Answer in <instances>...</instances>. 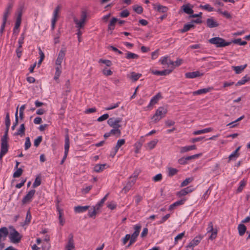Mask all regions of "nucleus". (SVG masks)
<instances>
[{"label": "nucleus", "mask_w": 250, "mask_h": 250, "mask_svg": "<svg viewBox=\"0 0 250 250\" xmlns=\"http://www.w3.org/2000/svg\"><path fill=\"white\" fill-rule=\"evenodd\" d=\"M87 15L85 11H83L81 14V20L79 21L76 18H74V22L77 25L76 27L79 29L78 30L77 35L78 36V41L79 42H81V35L82 32L80 30V28H83L84 26V23L86 19Z\"/></svg>", "instance_id": "1"}, {"label": "nucleus", "mask_w": 250, "mask_h": 250, "mask_svg": "<svg viewBox=\"0 0 250 250\" xmlns=\"http://www.w3.org/2000/svg\"><path fill=\"white\" fill-rule=\"evenodd\" d=\"M8 134L4 133V135L1 139L0 152V160L2 159V157L8 152Z\"/></svg>", "instance_id": "2"}, {"label": "nucleus", "mask_w": 250, "mask_h": 250, "mask_svg": "<svg viewBox=\"0 0 250 250\" xmlns=\"http://www.w3.org/2000/svg\"><path fill=\"white\" fill-rule=\"evenodd\" d=\"M210 43L214 44L216 47H223L229 45L231 42H226L224 39L220 37H214L208 40Z\"/></svg>", "instance_id": "3"}, {"label": "nucleus", "mask_w": 250, "mask_h": 250, "mask_svg": "<svg viewBox=\"0 0 250 250\" xmlns=\"http://www.w3.org/2000/svg\"><path fill=\"white\" fill-rule=\"evenodd\" d=\"M9 228L12 230V231L10 232L9 236L10 241L13 243H19L22 238V236L20 235L19 232L13 228V227H10Z\"/></svg>", "instance_id": "4"}, {"label": "nucleus", "mask_w": 250, "mask_h": 250, "mask_svg": "<svg viewBox=\"0 0 250 250\" xmlns=\"http://www.w3.org/2000/svg\"><path fill=\"white\" fill-rule=\"evenodd\" d=\"M66 131L67 133L65 135L64 154L63 157L62 158V159L60 163L61 165H62L63 164L64 162L65 161V160L67 156L68 151H69V148L70 142H69V134L68 133V129H66Z\"/></svg>", "instance_id": "5"}, {"label": "nucleus", "mask_w": 250, "mask_h": 250, "mask_svg": "<svg viewBox=\"0 0 250 250\" xmlns=\"http://www.w3.org/2000/svg\"><path fill=\"white\" fill-rule=\"evenodd\" d=\"M134 229V232L130 235V245H132L134 243H135L136 241V239L138 235H139L141 229L142 228V226L140 224H136L133 227Z\"/></svg>", "instance_id": "6"}, {"label": "nucleus", "mask_w": 250, "mask_h": 250, "mask_svg": "<svg viewBox=\"0 0 250 250\" xmlns=\"http://www.w3.org/2000/svg\"><path fill=\"white\" fill-rule=\"evenodd\" d=\"M25 31H24L22 34H21L20 37L18 41V46L16 50L17 56L18 58H20L22 54V45L24 42V40L25 38Z\"/></svg>", "instance_id": "7"}, {"label": "nucleus", "mask_w": 250, "mask_h": 250, "mask_svg": "<svg viewBox=\"0 0 250 250\" xmlns=\"http://www.w3.org/2000/svg\"><path fill=\"white\" fill-rule=\"evenodd\" d=\"M122 119L121 118H110L107 120L108 125L113 128H119L121 125L119 124L122 122Z\"/></svg>", "instance_id": "8"}, {"label": "nucleus", "mask_w": 250, "mask_h": 250, "mask_svg": "<svg viewBox=\"0 0 250 250\" xmlns=\"http://www.w3.org/2000/svg\"><path fill=\"white\" fill-rule=\"evenodd\" d=\"M159 62L163 65V68H170V66H174V62L172 61L168 57H162L160 59Z\"/></svg>", "instance_id": "9"}, {"label": "nucleus", "mask_w": 250, "mask_h": 250, "mask_svg": "<svg viewBox=\"0 0 250 250\" xmlns=\"http://www.w3.org/2000/svg\"><path fill=\"white\" fill-rule=\"evenodd\" d=\"M61 6L58 5L56 8L55 9L53 12V17L51 21V29L53 30L55 28V24L58 20V18L59 17L58 14L61 9Z\"/></svg>", "instance_id": "10"}, {"label": "nucleus", "mask_w": 250, "mask_h": 250, "mask_svg": "<svg viewBox=\"0 0 250 250\" xmlns=\"http://www.w3.org/2000/svg\"><path fill=\"white\" fill-rule=\"evenodd\" d=\"M167 112V106L164 105L157 109V121L165 117Z\"/></svg>", "instance_id": "11"}, {"label": "nucleus", "mask_w": 250, "mask_h": 250, "mask_svg": "<svg viewBox=\"0 0 250 250\" xmlns=\"http://www.w3.org/2000/svg\"><path fill=\"white\" fill-rule=\"evenodd\" d=\"M35 192L36 190L35 189H32L29 191L28 193L23 198L22 200V203L23 204H25L30 202L35 193Z\"/></svg>", "instance_id": "12"}, {"label": "nucleus", "mask_w": 250, "mask_h": 250, "mask_svg": "<svg viewBox=\"0 0 250 250\" xmlns=\"http://www.w3.org/2000/svg\"><path fill=\"white\" fill-rule=\"evenodd\" d=\"M202 238L201 236L195 237L187 246L188 248H191V250L188 249V250H193V248L198 245Z\"/></svg>", "instance_id": "13"}, {"label": "nucleus", "mask_w": 250, "mask_h": 250, "mask_svg": "<svg viewBox=\"0 0 250 250\" xmlns=\"http://www.w3.org/2000/svg\"><path fill=\"white\" fill-rule=\"evenodd\" d=\"M206 25L208 27L212 28L218 27L219 26V23L213 19V18L211 17L207 19Z\"/></svg>", "instance_id": "14"}, {"label": "nucleus", "mask_w": 250, "mask_h": 250, "mask_svg": "<svg viewBox=\"0 0 250 250\" xmlns=\"http://www.w3.org/2000/svg\"><path fill=\"white\" fill-rule=\"evenodd\" d=\"M65 52H66V50L65 49H62L59 54H58V58L56 61V64L57 65H61V63L62 62V60L63 59V58H64V56H65Z\"/></svg>", "instance_id": "15"}, {"label": "nucleus", "mask_w": 250, "mask_h": 250, "mask_svg": "<svg viewBox=\"0 0 250 250\" xmlns=\"http://www.w3.org/2000/svg\"><path fill=\"white\" fill-rule=\"evenodd\" d=\"M204 73H200L199 71L187 72L185 74V77L186 78L193 79L198 77L202 76Z\"/></svg>", "instance_id": "16"}, {"label": "nucleus", "mask_w": 250, "mask_h": 250, "mask_svg": "<svg viewBox=\"0 0 250 250\" xmlns=\"http://www.w3.org/2000/svg\"><path fill=\"white\" fill-rule=\"evenodd\" d=\"M186 198H183L180 200H178L169 206L168 210L171 211L173 210L176 207L183 205L186 201Z\"/></svg>", "instance_id": "17"}, {"label": "nucleus", "mask_w": 250, "mask_h": 250, "mask_svg": "<svg viewBox=\"0 0 250 250\" xmlns=\"http://www.w3.org/2000/svg\"><path fill=\"white\" fill-rule=\"evenodd\" d=\"M8 230L6 227H2L0 229V240L2 239L4 241L5 240L6 237L8 235Z\"/></svg>", "instance_id": "18"}, {"label": "nucleus", "mask_w": 250, "mask_h": 250, "mask_svg": "<svg viewBox=\"0 0 250 250\" xmlns=\"http://www.w3.org/2000/svg\"><path fill=\"white\" fill-rule=\"evenodd\" d=\"M213 89V87H208V88L200 89L197 91H194L193 92V94L194 95H201L202 94H205V93H207L208 92H210V91H211Z\"/></svg>", "instance_id": "19"}, {"label": "nucleus", "mask_w": 250, "mask_h": 250, "mask_svg": "<svg viewBox=\"0 0 250 250\" xmlns=\"http://www.w3.org/2000/svg\"><path fill=\"white\" fill-rule=\"evenodd\" d=\"M174 66H170V68L168 69H165L162 71H158L157 70V75L160 76H167L169 75L170 73L172 72V71L174 70Z\"/></svg>", "instance_id": "20"}, {"label": "nucleus", "mask_w": 250, "mask_h": 250, "mask_svg": "<svg viewBox=\"0 0 250 250\" xmlns=\"http://www.w3.org/2000/svg\"><path fill=\"white\" fill-rule=\"evenodd\" d=\"M136 181L135 180L132 179L130 178H129L128 181L127 182V183L126 184V186L124 188L123 190L125 191V193L127 192L131 187L134 185L135 182Z\"/></svg>", "instance_id": "21"}, {"label": "nucleus", "mask_w": 250, "mask_h": 250, "mask_svg": "<svg viewBox=\"0 0 250 250\" xmlns=\"http://www.w3.org/2000/svg\"><path fill=\"white\" fill-rule=\"evenodd\" d=\"M247 66V64L240 66H232V68L234 71H235L236 74L241 73Z\"/></svg>", "instance_id": "22"}, {"label": "nucleus", "mask_w": 250, "mask_h": 250, "mask_svg": "<svg viewBox=\"0 0 250 250\" xmlns=\"http://www.w3.org/2000/svg\"><path fill=\"white\" fill-rule=\"evenodd\" d=\"M89 208V206H78L74 207V211L76 213H81L86 211Z\"/></svg>", "instance_id": "23"}, {"label": "nucleus", "mask_w": 250, "mask_h": 250, "mask_svg": "<svg viewBox=\"0 0 250 250\" xmlns=\"http://www.w3.org/2000/svg\"><path fill=\"white\" fill-rule=\"evenodd\" d=\"M25 127L24 124L21 125L20 128L17 132L14 133L15 136L20 135L21 137L25 135Z\"/></svg>", "instance_id": "24"}, {"label": "nucleus", "mask_w": 250, "mask_h": 250, "mask_svg": "<svg viewBox=\"0 0 250 250\" xmlns=\"http://www.w3.org/2000/svg\"><path fill=\"white\" fill-rule=\"evenodd\" d=\"M196 149V146L195 145L188 146H183L180 148V153H183L188 151H189L191 150H194Z\"/></svg>", "instance_id": "25"}, {"label": "nucleus", "mask_w": 250, "mask_h": 250, "mask_svg": "<svg viewBox=\"0 0 250 250\" xmlns=\"http://www.w3.org/2000/svg\"><path fill=\"white\" fill-rule=\"evenodd\" d=\"M190 5V4L183 5L182 6V8H183V11L185 13H186L187 14H189L191 15L193 13V10L191 8H190L189 7Z\"/></svg>", "instance_id": "26"}, {"label": "nucleus", "mask_w": 250, "mask_h": 250, "mask_svg": "<svg viewBox=\"0 0 250 250\" xmlns=\"http://www.w3.org/2000/svg\"><path fill=\"white\" fill-rule=\"evenodd\" d=\"M21 14L20 13L19 14L16 21V23L15 24V26L13 29V34L15 33V30H18L21 24Z\"/></svg>", "instance_id": "27"}, {"label": "nucleus", "mask_w": 250, "mask_h": 250, "mask_svg": "<svg viewBox=\"0 0 250 250\" xmlns=\"http://www.w3.org/2000/svg\"><path fill=\"white\" fill-rule=\"evenodd\" d=\"M106 166V164H97L93 167V171L96 172H100L105 169V167Z\"/></svg>", "instance_id": "28"}, {"label": "nucleus", "mask_w": 250, "mask_h": 250, "mask_svg": "<svg viewBox=\"0 0 250 250\" xmlns=\"http://www.w3.org/2000/svg\"><path fill=\"white\" fill-rule=\"evenodd\" d=\"M5 124L6 126L5 130L4 133L8 134L9 127L10 125V120L9 117V114L8 112L6 113L5 120Z\"/></svg>", "instance_id": "29"}, {"label": "nucleus", "mask_w": 250, "mask_h": 250, "mask_svg": "<svg viewBox=\"0 0 250 250\" xmlns=\"http://www.w3.org/2000/svg\"><path fill=\"white\" fill-rule=\"evenodd\" d=\"M168 8L167 7L157 4V16L159 13H167Z\"/></svg>", "instance_id": "30"}, {"label": "nucleus", "mask_w": 250, "mask_h": 250, "mask_svg": "<svg viewBox=\"0 0 250 250\" xmlns=\"http://www.w3.org/2000/svg\"><path fill=\"white\" fill-rule=\"evenodd\" d=\"M238 230L240 236H243L247 230V227L243 224H240L238 226Z\"/></svg>", "instance_id": "31"}, {"label": "nucleus", "mask_w": 250, "mask_h": 250, "mask_svg": "<svg viewBox=\"0 0 250 250\" xmlns=\"http://www.w3.org/2000/svg\"><path fill=\"white\" fill-rule=\"evenodd\" d=\"M142 76L141 74L136 73L135 72H132L130 74V76L128 77L132 82H135L137 81L140 77Z\"/></svg>", "instance_id": "32"}, {"label": "nucleus", "mask_w": 250, "mask_h": 250, "mask_svg": "<svg viewBox=\"0 0 250 250\" xmlns=\"http://www.w3.org/2000/svg\"><path fill=\"white\" fill-rule=\"evenodd\" d=\"M213 130V128L211 127L205 128L202 130H199L195 131L193 132V134L195 135H199L201 134H203L207 132H210Z\"/></svg>", "instance_id": "33"}, {"label": "nucleus", "mask_w": 250, "mask_h": 250, "mask_svg": "<svg viewBox=\"0 0 250 250\" xmlns=\"http://www.w3.org/2000/svg\"><path fill=\"white\" fill-rule=\"evenodd\" d=\"M66 250H72L74 249V241L73 236L71 235L70 238L69 239L68 242L66 246Z\"/></svg>", "instance_id": "34"}, {"label": "nucleus", "mask_w": 250, "mask_h": 250, "mask_svg": "<svg viewBox=\"0 0 250 250\" xmlns=\"http://www.w3.org/2000/svg\"><path fill=\"white\" fill-rule=\"evenodd\" d=\"M13 7V4L12 3H9L8 4V6L5 9V12L3 13V18H4V17L6 16V20H7V18L9 16V15L10 13V11L12 9Z\"/></svg>", "instance_id": "35"}, {"label": "nucleus", "mask_w": 250, "mask_h": 250, "mask_svg": "<svg viewBox=\"0 0 250 250\" xmlns=\"http://www.w3.org/2000/svg\"><path fill=\"white\" fill-rule=\"evenodd\" d=\"M110 133L111 135H115L119 137L121 135V131L119 128H113L110 131Z\"/></svg>", "instance_id": "36"}, {"label": "nucleus", "mask_w": 250, "mask_h": 250, "mask_svg": "<svg viewBox=\"0 0 250 250\" xmlns=\"http://www.w3.org/2000/svg\"><path fill=\"white\" fill-rule=\"evenodd\" d=\"M118 21V19L116 18H113L110 21V23L108 26V29L110 30H113L115 28V25L116 22Z\"/></svg>", "instance_id": "37"}, {"label": "nucleus", "mask_w": 250, "mask_h": 250, "mask_svg": "<svg viewBox=\"0 0 250 250\" xmlns=\"http://www.w3.org/2000/svg\"><path fill=\"white\" fill-rule=\"evenodd\" d=\"M195 25L192 23L186 24L184 25L183 29H181L182 33H185L190 30L191 28H194Z\"/></svg>", "instance_id": "38"}, {"label": "nucleus", "mask_w": 250, "mask_h": 250, "mask_svg": "<svg viewBox=\"0 0 250 250\" xmlns=\"http://www.w3.org/2000/svg\"><path fill=\"white\" fill-rule=\"evenodd\" d=\"M125 58L128 60L137 59L139 58V56L136 54L128 51L126 54Z\"/></svg>", "instance_id": "39"}, {"label": "nucleus", "mask_w": 250, "mask_h": 250, "mask_svg": "<svg viewBox=\"0 0 250 250\" xmlns=\"http://www.w3.org/2000/svg\"><path fill=\"white\" fill-rule=\"evenodd\" d=\"M61 65H57V67H56V72H55V76H54V79L55 80L57 81V80H58L61 73H62V71H61Z\"/></svg>", "instance_id": "40"}, {"label": "nucleus", "mask_w": 250, "mask_h": 250, "mask_svg": "<svg viewBox=\"0 0 250 250\" xmlns=\"http://www.w3.org/2000/svg\"><path fill=\"white\" fill-rule=\"evenodd\" d=\"M57 210L59 212V222L61 226H63L64 224V221L62 218V216L63 215V210L61 209H60L59 208H57Z\"/></svg>", "instance_id": "41"}, {"label": "nucleus", "mask_w": 250, "mask_h": 250, "mask_svg": "<svg viewBox=\"0 0 250 250\" xmlns=\"http://www.w3.org/2000/svg\"><path fill=\"white\" fill-rule=\"evenodd\" d=\"M240 146H239L236 149L232 152L229 157V160H232L233 158H237L239 156V153H238V151L240 148Z\"/></svg>", "instance_id": "42"}, {"label": "nucleus", "mask_w": 250, "mask_h": 250, "mask_svg": "<svg viewBox=\"0 0 250 250\" xmlns=\"http://www.w3.org/2000/svg\"><path fill=\"white\" fill-rule=\"evenodd\" d=\"M193 180H194V178L192 177L187 178L181 183L180 186L181 187L186 186L188 184H189L192 181H193Z\"/></svg>", "instance_id": "43"}, {"label": "nucleus", "mask_w": 250, "mask_h": 250, "mask_svg": "<svg viewBox=\"0 0 250 250\" xmlns=\"http://www.w3.org/2000/svg\"><path fill=\"white\" fill-rule=\"evenodd\" d=\"M168 175L172 177L176 174L178 171V169L172 167H168Z\"/></svg>", "instance_id": "44"}, {"label": "nucleus", "mask_w": 250, "mask_h": 250, "mask_svg": "<svg viewBox=\"0 0 250 250\" xmlns=\"http://www.w3.org/2000/svg\"><path fill=\"white\" fill-rule=\"evenodd\" d=\"M247 181L243 179L240 182V185L237 189V192H241L246 185Z\"/></svg>", "instance_id": "45"}, {"label": "nucleus", "mask_w": 250, "mask_h": 250, "mask_svg": "<svg viewBox=\"0 0 250 250\" xmlns=\"http://www.w3.org/2000/svg\"><path fill=\"white\" fill-rule=\"evenodd\" d=\"M133 10L138 14H141L143 12V8L141 6L134 5L133 6Z\"/></svg>", "instance_id": "46"}, {"label": "nucleus", "mask_w": 250, "mask_h": 250, "mask_svg": "<svg viewBox=\"0 0 250 250\" xmlns=\"http://www.w3.org/2000/svg\"><path fill=\"white\" fill-rule=\"evenodd\" d=\"M230 42L231 43H236L240 45H245L247 44V42L246 41H242V40L241 38H238L237 39H234L233 40H232Z\"/></svg>", "instance_id": "47"}, {"label": "nucleus", "mask_w": 250, "mask_h": 250, "mask_svg": "<svg viewBox=\"0 0 250 250\" xmlns=\"http://www.w3.org/2000/svg\"><path fill=\"white\" fill-rule=\"evenodd\" d=\"M125 144V140L124 139L119 140L117 144L114 147V149L119 150V148Z\"/></svg>", "instance_id": "48"}, {"label": "nucleus", "mask_w": 250, "mask_h": 250, "mask_svg": "<svg viewBox=\"0 0 250 250\" xmlns=\"http://www.w3.org/2000/svg\"><path fill=\"white\" fill-rule=\"evenodd\" d=\"M199 7L200 8L206 10L208 12H212L214 10V8L208 4H207L205 5H200Z\"/></svg>", "instance_id": "49"}, {"label": "nucleus", "mask_w": 250, "mask_h": 250, "mask_svg": "<svg viewBox=\"0 0 250 250\" xmlns=\"http://www.w3.org/2000/svg\"><path fill=\"white\" fill-rule=\"evenodd\" d=\"M244 118V116H242L240 117H239V118H238L237 120H236L235 121L228 124L227 125V126H229L230 128L234 127H235L236 125V124H234L236 123V122H238V121H241Z\"/></svg>", "instance_id": "50"}, {"label": "nucleus", "mask_w": 250, "mask_h": 250, "mask_svg": "<svg viewBox=\"0 0 250 250\" xmlns=\"http://www.w3.org/2000/svg\"><path fill=\"white\" fill-rule=\"evenodd\" d=\"M18 107H17V109H16V113H15V122L13 124V125L12 126V130H14L15 128V127L18 124L19 119H18Z\"/></svg>", "instance_id": "51"}, {"label": "nucleus", "mask_w": 250, "mask_h": 250, "mask_svg": "<svg viewBox=\"0 0 250 250\" xmlns=\"http://www.w3.org/2000/svg\"><path fill=\"white\" fill-rule=\"evenodd\" d=\"M22 172L23 170L21 168H17V170L13 174V177L17 178L20 177Z\"/></svg>", "instance_id": "52"}, {"label": "nucleus", "mask_w": 250, "mask_h": 250, "mask_svg": "<svg viewBox=\"0 0 250 250\" xmlns=\"http://www.w3.org/2000/svg\"><path fill=\"white\" fill-rule=\"evenodd\" d=\"M42 140V136H39L34 140V145L36 147H38L41 143Z\"/></svg>", "instance_id": "53"}, {"label": "nucleus", "mask_w": 250, "mask_h": 250, "mask_svg": "<svg viewBox=\"0 0 250 250\" xmlns=\"http://www.w3.org/2000/svg\"><path fill=\"white\" fill-rule=\"evenodd\" d=\"M156 145V143L154 140L151 141L147 144V149L151 150L154 148Z\"/></svg>", "instance_id": "54"}, {"label": "nucleus", "mask_w": 250, "mask_h": 250, "mask_svg": "<svg viewBox=\"0 0 250 250\" xmlns=\"http://www.w3.org/2000/svg\"><path fill=\"white\" fill-rule=\"evenodd\" d=\"M99 62L104 63L107 66H110L112 64L111 61L108 60H103L101 59L99 60Z\"/></svg>", "instance_id": "55"}, {"label": "nucleus", "mask_w": 250, "mask_h": 250, "mask_svg": "<svg viewBox=\"0 0 250 250\" xmlns=\"http://www.w3.org/2000/svg\"><path fill=\"white\" fill-rule=\"evenodd\" d=\"M41 184V180L39 176L37 177L33 184V188H35Z\"/></svg>", "instance_id": "56"}, {"label": "nucleus", "mask_w": 250, "mask_h": 250, "mask_svg": "<svg viewBox=\"0 0 250 250\" xmlns=\"http://www.w3.org/2000/svg\"><path fill=\"white\" fill-rule=\"evenodd\" d=\"M185 235V232H183L179 234H178L174 239V243L176 244L178 243V241L180 240H181L183 237Z\"/></svg>", "instance_id": "57"}, {"label": "nucleus", "mask_w": 250, "mask_h": 250, "mask_svg": "<svg viewBox=\"0 0 250 250\" xmlns=\"http://www.w3.org/2000/svg\"><path fill=\"white\" fill-rule=\"evenodd\" d=\"M201 155H202L201 153L194 154V155H193L191 156H189L186 157V159H187V161H190L192 159H195L198 158Z\"/></svg>", "instance_id": "58"}, {"label": "nucleus", "mask_w": 250, "mask_h": 250, "mask_svg": "<svg viewBox=\"0 0 250 250\" xmlns=\"http://www.w3.org/2000/svg\"><path fill=\"white\" fill-rule=\"evenodd\" d=\"M31 214L30 210H29L26 213V219H25L24 224L25 225L28 224L31 222Z\"/></svg>", "instance_id": "59"}, {"label": "nucleus", "mask_w": 250, "mask_h": 250, "mask_svg": "<svg viewBox=\"0 0 250 250\" xmlns=\"http://www.w3.org/2000/svg\"><path fill=\"white\" fill-rule=\"evenodd\" d=\"M31 146V142L30 140V138L29 137H27L25 138V149H28Z\"/></svg>", "instance_id": "60"}, {"label": "nucleus", "mask_w": 250, "mask_h": 250, "mask_svg": "<svg viewBox=\"0 0 250 250\" xmlns=\"http://www.w3.org/2000/svg\"><path fill=\"white\" fill-rule=\"evenodd\" d=\"M140 172V170L137 169L135 170L133 174L129 178L136 181Z\"/></svg>", "instance_id": "61"}, {"label": "nucleus", "mask_w": 250, "mask_h": 250, "mask_svg": "<svg viewBox=\"0 0 250 250\" xmlns=\"http://www.w3.org/2000/svg\"><path fill=\"white\" fill-rule=\"evenodd\" d=\"M129 12L127 9L122 11L120 13V16L121 18H126V17H128L129 16Z\"/></svg>", "instance_id": "62"}, {"label": "nucleus", "mask_w": 250, "mask_h": 250, "mask_svg": "<svg viewBox=\"0 0 250 250\" xmlns=\"http://www.w3.org/2000/svg\"><path fill=\"white\" fill-rule=\"evenodd\" d=\"M247 77H243L242 79L239 81L235 85L238 86L244 84L246 83H247Z\"/></svg>", "instance_id": "63"}, {"label": "nucleus", "mask_w": 250, "mask_h": 250, "mask_svg": "<svg viewBox=\"0 0 250 250\" xmlns=\"http://www.w3.org/2000/svg\"><path fill=\"white\" fill-rule=\"evenodd\" d=\"M109 117V115L107 113L103 115L97 119V121L102 122L107 119Z\"/></svg>", "instance_id": "64"}]
</instances>
